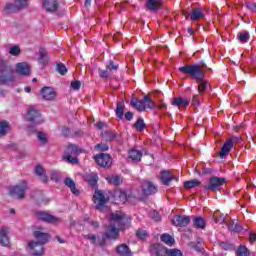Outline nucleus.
Here are the masks:
<instances>
[{"mask_svg": "<svg viewBox=\"0 0 256 256\" xmlns=\"http://www.w3.org/2000/svg\"><path fill=\"white\" fill-rule=\"evenodd\" d=\"M99 75L102 79H108L109 78V70H98Z\"/></svg>", "mask_w": 256, "mask_h": 256, "instance_id": "4d7b16f0", "label": "nucleus"}, {"mask_svg": "<svg viewBox=\"0 0 256 256\" xmlns=\"http://www.w3.org/2000/svg\"><path fill=\"white\" fill-rule=\"evenodd\" d=\"M27 120L30 121V123H34V125H41L44 121L41 117V113H39L35 108L28 111Z\"/></svg>", "mask_w": 256, "mask_h": 256, "instance_id": "9b49d317", "label": "nucleus"}, {"mask_svg": "<svg viewBox=\"0 0 256 256\" xmlns=\"http://www.w3.org/2000/svg\"><path fill=\"white\" fill-rule=\"evenodd\" d=\"M15 72L23 77H29L31 75V66L27 62L17 63L15 66Z\"/></svg>", "mask_w": 256, "mask_h": 256, "instance_id": "ddd939ff", "label": "nucleus"}, {"mask_svg": "<svg viewBox=\"0 0 256 256\" xmlns=\"http://www.w3.org/2000/svg\"><path fill=\"white\" fill-rule=\"evenodd\" d=\"M250 239V243H255L256 241V234L255 233H251L249 236Z\"/></svg>", "mask_w": 256, "mask_h": 256, "instance_id": "774afa93", "label": "nucleus"}, {"mask_svg": "<svg viewBox=\"0 0 256 256\" xmlns=\"http://www.w3.org/2000/svg\"><path fill=\"white\" fill-rule=\"evenodd\" d=\"M37 139L40 145H47L49 143V137H47V133L45 132H37Z\"/></svg>", "mask_w": 256, "mask_h": 256, "instance_id": "72a5a7b5", "label": "nucleus"}, {"mask_svg": "<svg viewBox=\"0 0 256 256\" xmlns=\"http://www.w3.org/2000/svg\"><path fill=\"white\" fill-rule=\"evenodd\" d=\"M11 132V124L7 121L0 122V137H5Z\"/></svg>", "mask_w": 256, "mask_h": 256, "instance_id": "bb28decb", "label": "nucleus"}, {"mask_svg": "<svg viewBox=\"0 0 256 256\" xmlns=\"http://www.w3.org/2000/svg\"><path fill=\"white\" fill-rule=\"evenodd\" d=\"M41 95L46 101H52V99H55V91L51 87H44L41 90Z\"/></svg>", "mask_w": 256, "mask_h": 256, "instance_id": "393cba45", "label": "nucleus"}, {"mask_svg": "<svg viewBox=\"0 0 256 256\" xmlns=\"http://www.w3.org/2000/svg\"><path fill=\"white\" fill-rule=\"evenodd\" d=\"M192 105H199V96L193 95V97H192Z\"/></svg>", "mask_w": 256, "mask_h": 256, "instance_id": "69168bd1", "label": "nucleus"}, {"mask_svg": "<svg viewBox=\"0 0 256 256\" xmlns=\"http://www.w3.org/2000/svg\"><path fill=\"white\" fill-rule=\"evenodd\" d=\"M130 105L140 113L146 111L147 109H155L156 107L155 102L153 101V99H151V96L149 95H145L142 100L133 98L130 101Z\"/></svg>", "mask_w": 256, "mask_h": 256, "instance_id": "20e7f679", "label": "nucleus"}, {"mask_svg": "<svg viewBox=\"0 0 256 256\" xmlns=\"http://www.w3.org/2000/svg\"><path fill=\"white\" fill-rule=\"evenodd\" d=\"M109 221L110 224L106 228L105 237L107 239H113L114 241L119 239V233H121V231L129 229L131 226V218L121 211L111 213Z\"/></svg>", "mask_w": 256, "mask_h": 256, "instance_id": "f257e3e1", "label": "nucleus"}, {"mask_svg": "<svg viewBox=\"0 0 256 256\" xmlns=\"http://www.w3.org/2000/svg\"><path fill=\"white\" fill-rule=\"evenodd\" d=\"M171 105H173L174 107H178V109H181V107H183V109H186V107H189V100L183 97H176L173 98Z\"/></svg>", "mask_w": 256, "mask_h": 256, "instance_id": "4be33fe9", "label": "nucleus"}, {"mask_svg": "<svg viewBox=\"0 0 256 256\" xmlns=\"http://www.w3.org/2000/svg\"><path fill=\"white\" fill-rule=\"evenodd\" d=\"M42 9L47 13H55L59 9V1L57 0H42Z\"/></svg>", "mask_w": 256, "mask_h": 256, "instance_id": "f8f14e48", "label": "nucleus"}, {"mask_svg": "<svg viewBox=\"0 0 256 256\" xmlns=\"http://www.w3.org/2000/svg\"><path fill=\"white\" fill-rule=\"evenodd\" d=\"M206 225L207 222L205 221V219L201 217H197L194 219V227H196V229H205Z\"/></svg>", "mask_w": 256, "mask_h": 256, "instance_id": "e433bc0d", "label": "nucleus"}, {"mask_svg": "<svg viewBox=\"0 0 256 256\" xmlns=\"http://www.w3.org/2000/svg\"><path fill=\"white\" fill-rule=\"evenodd\" d=\"M13 67L6 66L0 70V85H13L15 83V75H13Z\"/></svg>", "mask_w": 256, "mask_h": 256, "instance_id": "39448f33", "label": "nucleus"}, {"mask_svg": "<svg viewBox=\"0 0 256 256\" xmlns=\"http://www.w3.org/2000/svg\"><path fill=\"white\" fill-rule=\"evenodd\" d=\"M36 217L38 221H44L45 223H57L59 221V218L43 211L37 212Z\"/></svg>", "mask_w": 256, "mask_h": 256, "instance_id": "2eb2a0df", "label": "nucleus"}, {"mask_svg": "<svg viewBox=\"0 0 256 256\" xmlns=\"http://www.w3.org/2000/svg\"><path fill=\"white\" fill-rule=\"evenodd\" d=\"M168 256H183V252L179 249H169Z\"/></svg>", "mask_w": 256, "mask_h": 256, "instance_id": "49530a36", "label": "nucleus"}, {"mask_svg": "<svg viewBox=\"0 0 256 256\" xmlns=\"http://www.w3.org/2000/svg\"><path fill=\"white\" fill-rule=\"evenodd\" d=\"M85 239H88L89 241H91L92 245H97V243L95 241H97V236H95L94 234H87L84 236Z\"/></svg>", "mask_w": 256, "mask_h": 256, "instance_id": "864d4df0", "label": "nucleus"}, {"mask_svg": "<svg viewBox=\"0 0 256 256\" xmlns=\"http://www.w3.org/2000/svg\"><path fill=\"white\" fill-rule=\"evenodd\" d=\"M34 237L36 240L28 242V251L32 256H43V245L49 243V234L35 231Z\"/></svg>", "mask_w": 256, "mask_h": 256, "instance_id": "7ed1b4c3", "label": "nucleus"}, {"mask_svg": "<svg viewBox=\"0 0 256 256\" xmlns=\"http://www.w3.org/2000/svg\"><path fill=\"white\" fill-rule=\"evenodd\" d=\"M237 256H250L249 249L246 248V246H239L236 252Z\"/></svg>", "mask_w": 256, "mask_h": 256, "instance_id": "a19ab883", "label": "nucleus"}, {"mask_svg": "<svg viewBox=\"0 0 256 256\" xmlns=\"http://www.w3.org/2000/svg\"><path fill=\"white\" fill-rule=\"evenodd\" d=\"M27 191V182L22 181L10 189V195L14 199H23Z\"/></svg>", "mask_w": 256, "mask_h": 256, "instance_id": "6e6552de", "label": "nucleus"}, {"mask_svg": "<svg viewBox=\"0 0 256 256\" xmlns=\"http://www.w3.org/2000/svg\"><path fill=\"white\" fill-rule=\"evenodd\" d=\"M227 179L214 176L210 178L209 184L204 186L205 191H219L221 185H225Z\"/></svg>", "mask_w": 256, "mask_h": 256, "instance_id": "9d476101", "label": "nucleus"}, {"mask_svg": "<svg viewBox=\"0 0 256 256\" xmlns=\"http://www.w3.org/2000/svg\"><path fill=\"white\" fill-rule=\"evenodd\" d=\"M117 139V134L115 132H109L107 136V141H115Z\"/></svg>", "mask_w": 256, "mask_h": 256, "instance_id": "680f3d73", "label": "nucleus"}, {"mask_svg": "<svg viewBox=\"0 0 256 256\" xmlns=\"http://www.w3.org/2000/svg\"><path fill=\"white\" fill-rule=\"evenodd\" d=\"M10 240H9V228H1L0 229V245L2 247H9L10 245Z\"/></svg>", "mask_w": 256, "mask_h": 256, "instance_id": "aec40b11", "label": "nucleus"}, {"mask_svg": "<svg viewBox=\"0 0 256 256\" xmlns=\"http://www.w3.org/2000/svg\"><path fill=\"white\" fill-rule=\"evenodd\" d=\"M133 112H127L125 114V119H127V121H132L133 120Z\"/></svg>", "mask_w": 256, "mask_h": 256, "instance_id": "338daca9", "label": "nucleus"}, {"mask_svg": "<svg viewBox=\"0 0 256 256\" xmlns=\"http://www.w3.org/2000/svg\"><path fill=\"white\" fill-rule=\"evenodd\" d=\"M150 251L155 256H168L169 255V249H167L165 246H163L161 244L151 245Z\"/></svg>", "mask_w": 256, "mask_h": 256, "instance_id": "dca6fc26", "label": "nucleus"}, {"mask_svg": "<svg viewBox=\"0 0 256 256\" xmlns=\"http://www.w3.org/2000/svg\"><path fill=\"white\" fill-rule=\"evenodd\" d=\"M220 247L224 249V251H229V249H233V245L227 244V242H221Z\"/></svg>", "mask_w": 256, "mask_h": 256, "instance_id": "bf43d9fd", "label": "nucleus"}, {"mask_svg": "<svg viewBox=\"0 0 256 256\" xmlns=\"http://www.w3.org/2000/svg\"><path fill=\"white\" fill-rule=\"evenodd\" d=\"M134 127L137 131H143L145 129V121L143 119H138L135 124Z\"/></svg>", "mask_w": 256, "mask_h": 256, "instance_id": "37998d69", "label": "nucleus"}, {"mask_svg": "<svg viewBox=\"0 0 256 256\" xmlns=\"http://www.w3.org/2000/svg\"><path fill=\"white\" fill-rule=\"evenodd\" d=\"M161 241L162 243L168 245V247H172V245H175V238H173V236L169 234H163L161 236Z\"/></svg>", "mask_w": 256, "mask_h": 256, "instance_id": "473e14b6", "label": "nucleus"}, {"mask_svg": "<svg viewBox=\"0 0 256 256\" xmlns=\"http://www.w3.org/2000/svg\"><path fill=\"white\" fill-rule=\"evenodd\" d=\"M173 179H175V176L169 170L162 171L160 174V181L163 185H170Z\"/></svg>", "mask_w": 256, "mask_h": 256, "instance_id": "5701e85b", "label": "nucleus"}, {"mask_svg": "<svg viewBox=\"0 0 256 256\" xmlns=\"http://www.w3.org/2000/svg\"><path fill=\"white\" fill-rule=\"evenodd\" d=\"M249 31L243 30L241 32L237 33V39L240 41V43H247V41L250 39Z\"/></svg>", "mask_w": 256, "mask_h": 256, "instance_id": "2f4dec72", "label": "nucleus"}, {"mask_svg": "<svg viewBox=\"0 0 256 256\" xmlns=\"http://www.w3.org/2000/svg\"><path fill=\"white\" fill-rule=\"evenodd\" d=\"M28 6L29 2L27 0H15L14 3L5 4L4 11L5 13H17V11H21V9Z\"/></svg>", "mask_w": 256, "mask_h": 256, "instance_id": "423d86ee", "label": "nucleus"}, {"mask_svg": "<svg viewBox=\"0 0 256 256\" xmlns=\"http://www.w3.org/2000/svg\"><path fill=\"white\" fill-rule=\"evenodd\" d=\"M175 227H187L191 223V217L185 215H176L172 220Z\"/></svg>", "mask_w": 256, "mask_h": 256, "instance_id": "4468645a", "label": "nucleus"}, {"mask_svg": "<svg viewBox=\"0 0 256 256\" xmlns=\"http://www.w3.org/2000/svg\"><path fill=\"white\" fill-rule=\"evenodd\" d=\"M205 14H203V10L201 8L194 9L190 14L191 21H199V19H203Z\"/></svg>", "mask_w": 256, "mask_h": 256, "instance_id": "cd10ccee", "label": "nucleus"}, {"mask_svg": "<svg viewBox=\"0 0 256 256\" xmlns=\"http://www.w3.org/2000/svg\"><path fill=\"white\" fill-rule=\"evenodd\" d=\"M214 221L215 223H220V225H223V223H225V214L216 213L214 215Z\"/></svg>", "mask_w": 256, "mask_h": 256, "instance_id": "c03bdc74", "label": "nucleus"}, {"mask_svg": "<svg viewBox=\"0 0 256 256\" xmlns=\"http://www.w3.org/2000/svg\"><path fill=\"white\" fill-rule=\"evenodd\" d=\"M61 177H63V174H61V172L57 171V170H52L51 174H50V179L52 181H61Z\"/></svg>", "mask_w": 256, "mask_h": 256, "instance_id": "79ce46f5", "label": "nucleus"}, {"mask_svg": "<svg viewBox=\"0 0 256 256\" xmlns=\"http://www.w3.org/2000/svg\"><path fill=\"white\" fill-rule=\"evenodd\" d=\"M98 180H99V177H97V175L93 174L88 181H89L90 185H95V184H97Z\"/></svg>", "mask_w": 256, "mask_h": 256, "instance_id": "052dcab7", "label": "nucleus"}, {"mask_svg": "<svg viewBox=\"0 0 256 256\" xmlns=\"http://www.w3.org/2000/svg\"><path fill=\"white\" fill-rule=\"evenodd\" d=\"M39 55V63L45 65V63L49 62V56H47V51L45 49H40Z\"/></svg>", "mask_w": 256, "mask_h": 256, "instance_id": "4c0bfd02", "label": "nucleus"}, {"mask_svg": "<svg viewBox=\"0 0 256 256\" xmlns=\"http://www.w3.org/2000/svg\"><path fill=\"white\" fill-rule=\"evenodd\" d=\"M246 8L248 11H251L252 13H256V3L248 2L246 3Z\"/></svg>", "mask_w": 256, "mask_h": 256, "instance_id": "5fc2aeb1", "label": "nucleus"}, {"mask_svg": "<svg viewBox=\"0 0 256 256\" xmlns=\"http://www.w3.org/2000/svg\"><path fill=\"white\" fill-rule=\"evenodd\" d=\"M142 191L144 195H155L157 193V186L151 181L144 180L142 182Z\"/></svg>", "mask_w": 256, "mask_h": 256, "instance_id": "a211bd4d", "label": "nucleus"}, {"mask_svg": "<svg viewBox=\"0 0 256 256\" xmlns=\"http://www.w3.org/2000/svg\"><path fill=\"white\" fill-rule=\"evenodd\" d=\"M136 237H138V239H146L147 238V231L146 230H138L136 232Z\"/></svg>", "mask_w": 256, "mask_h": 256, "instance_id": "8fccbe9b", "label": "nucleus"}, {"mask_svg": "<svg viewBox=\"0 0 256 256\" xmlns=\"http://www.w3.org/2000/svg\"><path fill=\"white\" fill-rule=\"evenodd\" d=\"M124 112H125V104L123 102H118L116 106V116L119 119H123Z\"/></svg>", "mask_w": 256, "mask_h": 256, "instance_id": "f704fd0d", "label": "nucleus"}, {"mask_svg": "<svg viewBox=\"0 0 256 256\" xmlns=\"http://www.w3.org/2000/svg\"><path fill=\"white\" fill-rule=\"evenodd\" d=\"M107 181L116 187L123 183V180L119 176H110Z\"/></svg>", "mask_w": 256, "mask_h": 256, "instance_id": "ea45409f", "label": "nucleus"}, {"mask_svg": "<svg viewBox=\"0 0 256 256\" xmlns=\"http://www.w3.org/2000/svg\"><path fill=\"white\" fill-rule=\"evenodd\" d=\"M178 71H180V73H184V75H190L192 79L199 83L198 92L200 95L205 93V89H207L209 83L203 80L205 77V72L201 70V66L199 64L182 66L178 68Z\"/></svg>", "mask_w": 256, "mask_h": 256, "instance_id": "f03ea898", "label": "nucleus"}, {"mask_svg": "<svg viewBox=\"0 0 256 256\" xmlns=\"http://www.w3.org/2000/svg\"><path fill=\"white\" fill-rule=\"evenodd\" d=\"M80 131H75L74 133H71V128H66L65 130V136L66 137H78L80 135Z\"/></svg>", "mask_w": 256, "mask_h": 256, "instance_id": "de8ad7c7", "label": "nucleus"}, {"mask_svg": "<svg viewBox=\"0 0 256 256\" xmlns=\"http://www.w3.org/2000/svg\"><path fill=\"white\" fill-rule=\"evenodd\" d=\"M35 173L38 175V177H40L43 183H47L49 181V178L45 174V169H43L41 166H36Z\"/></svg>", "mask_w": 256, "mask_h": 256, "instance_id": "c756f323", "label": "nucleus"}, {"mask_svg": "<svg viewBox=\"0 0 256 256\" xmlns=\"http://www.w3.org/2000/svg\"><path fill=\"white\" fill-rule=\"evenodd\" d=\"M56 71L60 73V75H65V65L57 64Z\"/></svg>", "mask_w": 256, "mask_h": 256, "instance_id": "13d9d810", "label": "nucleus"}, {"mask_svg": "<svg viewBox=\"0 0 256 256\" xmlns=\"http://www.w3.org/2000/svg\"><path fill=\"white\" fill-rule=\"evenodd\" d=\"M151 219H153V221H161V216L159 215V212L153 210L150 214Z\"/></svg>", "mask_w": 256, "mask_h": 256, "instance_id": "603ef678", "label": "nucleus"}, {"mask_svg": "<svg viewBox=\"0 0 256 256\" xmlns=\"http://www.w3.org/2000/svg\"><path fill=\"white\" fill-rule=\"evenodd\" d=\"M141 157H143V153H141V151L135 149L129 151V159L132 161L139 162L141 161Z\"/></svg>", "mask_w": 256, "mask_h": 256, "instance_id": "7c9ffc66", "label": "nucleus"}, {"mask_svg": "<svg viewBox=\"0 0 256 256\" xmlns=\"http://www.w3.org/2000/svg\"><path fill=\"white\" fill-rule=\"evenodd\" d=\"M81 153V149L74 144H70L67 147L66 161L71 165H76L79 163L77 156Z\"/></svg>", "mask_w": 256, "mask_h": 256, "instance_id": "0eeeda50", "label": "nucleus"}, {"mask_svg": "<svg viewBox=\"0 0 256 256\" xmlns=\"http://www.w3.org/2000/svg\"><path fill=\"white\" fill-rule=\"evenodd\" d=\"M27 131L28 133H37V126H28Z\"/></svg>", "mask_w": 256, "mask_h": 256, "instance_id": "0e129e2a", "label": "nucleus"}, {"mask_svg": "<svg viewBox=\"0 0 256 256\" xmlns=\"http://www.w3.org/2000/svg\"><path fill=\"white\" fill-rule=\"evenodd\" d=\"M116 253L119 256H133L131 248H129V246L125 243L120 244L116 247Z\"/></svg>", "mask_w": 256, "mask_h": 256, "instance_id": "412c9836", "label": "nucleus"}, {"mask_svg": "<svg viewBox=\"0 0 256 256\" xmlns=\"http://www.w3.org/2000/svg\"><path fill=\"white\" fill-rule=\"evenodd\" d=\"M227 140L232 142V147H233V145H235V143H239V141H241V138H239V137H232V138L227 139Z\"/></svg>", "mask_w": 256, "mask_h": 256, "instance_id": "e2e57ef3", "label": "nucleus"}, {"mask_svg": "<svg viewBox=\"0 0 256 256\" xmlns=\"http://www.w3.org/2000/svg\"><path fill=\"white\" fill-rule=\"evenodd\" d=\"M231 149H233V142L231 140H226L223 144L222 149L219 153L221 159H225L229 155Z\"/></svg>", "mask_w": 256, "mask_h": 256, "instance_id": "b1692460", "label": "nucleus"}, {"mask_svg": "<svg viewBox=\"0 0 256 256\" xmlns=\"http://www.w3.org/2000/svg\"><path fill=\"white\" fill-rule=\"evenodd\" d=\"M200 185H201V181L197 179L184 182L185 189H194V187H199Z\"/></svg>", "mask_w": 256, "mask_h": 256, "instance_id": "c9c22d12", "label": "nucleus"}, {"mask_svg": "<svg viewBox=\"0 0 256 256\" xmlns=\"http://www.w3.org/2000/svg\"><path fill=\"white\" fill-rule=\"evenodd\" d=\"M95 161L100 167H111V156L109 154L102 153L95 157Z\"/></svg>", "mask_w": 256, "mask_h": 256, "instance_id": "f3484780", "label": "nucleus"}, {"mask_svg": "<svg viewBox=\"0 0 256 256\" xmlns=\"http://www.w3.org/2000/svg\"><path fill=\"white\" fill-rule=\"evenodd\" d=\"M163 0H148L147 1V8L149 11H157L159 7H161V3Z\"/></svg>", "mask_w": 256, "mask_h": 256, "instance_id": "c85d7f7f", "label": "nucleus"}, {"mask_svg": "<svg viewBox=\"0 0 256 256\" xmlns=\"http://www.w3.org/2000/svg\"><path fill=\"white\" fill-rule=\"evenodd\" d=\"M229 231H234L235 233H240V231H243V227L241 225H238L235 220H233L229 225H228Z\"/></svg>", "mask_w": 256, "mask_h": 256, "instance_id": "58836bf2", "label": "nucleus"}, {"mask_svg": "<svg viewBox=\"0 0 256 256\" xmlns=\"http://www.w3.org/2000/svg\"><path fill=\"white\" fill-rule=\"evenodd\" d=\"M9 53H10V55L17 57V55H19L21 53V49L19 48V46H11L9 48Z\"/></svg>", "mask_w": 256, "mask_h": 256, "instance_id": "a18cd8bd", "label": "nucleus"}, {"mask_svg": "<svg viewBox=\"0 0 256 256\" xmlns=\"http://www.w3.org/2000/svg\"><path fill=\"white\" fill-rule=\"evenodd\" d=\"M106 69L107 71H117V69H119V65L113 63V61H110L106 66Z\"/></svg>", "mask_w": 256, "mask_h": 256, "instance_id": "09e8293b", "label": "nucleus"}, {"mask_svg": "<svg viewBox=\"0 0 256 256\" xmlns=\"http://www.w3.org/2000/svg\"><path fill=\"white\" fill-rule=\"evenodd\" d=\"M96 149L99 151H109V146L105 143H100L96 145Z\"/></svg>", "mask_w": 256, "mask_h": 256, "instance_id": "6e6d98bb", "label": "nucleus"}, {"mask_svg": "<svg viewBox=\"0 0 256 256\" xmlns=\"http://www.w3.org/2000/svg\"><path fill=\"white\" fill-rule=\"evenodd\" d=\"M114 197H115L116 203L118 204L123 205L127 203V193L123 190L115 192Z\"/></svg>", "mask_w": 256, "mask_h": 256, "instance_id": "a878e982", "label": "nucleus"}, {"mask_svg": "<svg viewBox=\"0 0 256 256\" xmlns=\"http://www.w3.org/2000/svg\"><path fill=\"white\" fill-rule=\"evenodd\" d=\"M71 89H74V91H79L81 89V82L80 81H72L70 84Z\"/></svg>", "mask_w": 256, "mask_h": 256, "instance_id": "3c124183", "label": "nucleus"}, {"mask_svg": "<svg viewBox=\"0 0 256 256\" xmlns=\"http://www.w3.org/2000/svg\"><path fill=\"white\" fill-rule=\"evenodd\" d=\"M65 185L68 187V189H70L72 195L75 197H79V195H81V191L77 188V184L72 178H65Z\"/></svg>", "mask_w": 256, "mask_h": 256, "instance_id": "6ab92c4d", "label": "nucleus"}, {"mask_svg": "<svg viewBox=\"0 0 256 256\" xmlns=\"http://www.w3.org/2000/svg\"><path fill=\"white\" fill-rule=\"evenodd\" d=\"M93 199L94 203L96 204L97 211H103V209H105V205H107V201H109V197L106 196L101 190L94 193Z\"/></svg>", "mask_w": 256, "mask_h": 256, "instance_id": "1a4fd4ad", "label": "nucleus"}]
</instances>
